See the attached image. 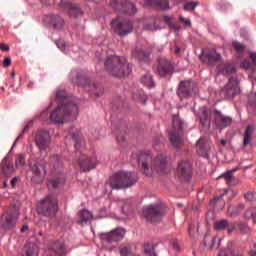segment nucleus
I'll return each instance as SVG.
<instances>
[{
  "mask_svg": "<svg viewBox=\"0 0 256 256\" xmlns=\"http://www.w3.org/2000/svg\"><path fill=\"white\" fill-rule=\"evenodd\" d=\"M84 87L87 91L92 92V94L95 95L96 97H101V95H103L104 93L103 86L101 85L86 84Z\"/></svg>",
  "mask_w": 256,
  "mask_h": 256,
  "instance_id": "bb28decb",
  "label": "nucleus"
},
{
  "mask_svg": "<svg viewBox=\"0 0 256 256\" xmlns=\"http://www.w3.org/2000/svg\"><path fill=\"white\" fill-rule=\"evenodd\" d=\"M17 217H19L18 212H16V216H13V214H3L2 227H4V229H11V227H15Z\"/></svg>",
  "mask_w": 256,
  "mask_h": 256,
  "instance_id": "aec40b11",
  "label": "nucleus"
},
{
  "mask_svg": "<svg viewBox=\"0 0 256 256\" xmlns=\"http://www.w3.org/2000/svg\"><path fill=\"white\" fill-rule=\"evenodd\" d=\"M145 5H157L163 11H167V9H169V1L167 0H147Z\"/></svg>",
  "mask_w": 256,
  "mask_h": 256,
  "instance_id": "a878e982",
  "label": "nucleus"
},
{
  "mask_svg": "<svg viewBox=\"0 0 256 256\" xmlns=\"http://www.w3.org/2000/svg\"><path fill=\"white\" fill-rule=\"evenodd\" d=\"M174 129L172 132H169V139L173 147H179L183 143L181 139V132L183 131V122L180 120L173 121Z\"/></svg>",
  "mask_w": 256,
  "mask_h": 256,
  "instance_id": "9d476101",
  "label": "nucleus"
},
{
  "mask_svg": "<svg viewBox=\"0 0 256 256\" xmlns=\"http://www.w3.org/2000/svg\"><path fill=\"white\" fill-rule=\"evenodd\" d=\"M24 231H29V226L25 225L21 228V232L24 233Z\"/></svg>",
  "mask_w": 256,
  "mask_h": 256,
  "instance_id": "052dcab7",
  "label": "nucleus"
},
{
  "mask_svg": "<svg viewBox=\"0 0 256 256\" xmlns=\"http://www.w3.org/2000/svg\"><path fill=\"white\" fill-rule=\"evenodd\" d=\"M144 256H157L155 249L151 245H146L144 247Z\"/></svg>",
  "mask_w": 256,
  "mask_h": 256,
  "instance_id": "c03bdc74",
  "label": "nucleus"
},
{
  "mask_svg": "<svg viewBox=\"0 0 256 256\" xmlns=\"http://www.w3.org/2000/svg\"><path fill=\"white\" fill-rule=\"evenodd\" d=\"M201 113L202 114L200 115V123L202 127H207L209 129V125L211 124V116L205 108L201 109Z\"/></svg>",
  "mask_w": 256,
  "mask_h": 256,
  "instance_id": "cd10ccee",
  "label": "nucleus"
},
{
  "mask_svg": "<svg viewBox=\"0 0 256 256\" xmlns=\"http://www.w3.org/2000/svg\"><path fill=\"white\" fill-rule=\"evenodd\" d=\"M250 59L252 63L256 65V52H250Z\"/></svg>",
  "mask_w": 256,
  "mask_h": 256,
  "instance_id": "4d7b16f0",
  "label": "nucleus"
},
{
  "mask_svg": "<svg viewBox=\"0 0 256 256\" xmlns=\"http://www.w3.org/2000/svg\"><path fill=\"white\" fill-rule=\"evenodd\" d=\"M26 256H39V246L35 243H27L24 247Z\"/></svg>",
  "mask_w": 256,
  "mask_h": 256,
  "instance_id": "b1692460",
  "label": "nucleus"
},
{
  "mask_svg": "<svg viewBox=\"0 0 256 256\" xmlns=\"http://www.w3.org/2000/svg\"><path fill=\"white\" fill-rule=\"evenodd\" d=\"M206 56L208 59V62L213 65L216 61H221V54L217 53V51L211 49V50H206V53L203 51L202 55H200L201 61H207L205 58Z\"/></svg>",
  "mask_w": 256,
  "mask_h": 256,
  "instance_id": "6ab92c4d",
  "label": "nucleus"
},
{
  "mask_svg": "<svg viewBox=\"0 0 256 256\" xmlns=\"http://www.w3.org/2000/svg\"><path fill=\"white\" fill-rule=\"evenodd\" d=\"M176 175L180 179H191V162L189 161H181L178 164Z\"/></svg>",
  "mask_w": 256,
  "mask_h": 256,
  "instance_id": "4468645a",
  "label": "nucleus"
},
{
  "mask_svg": "<svg viewBox=\"0 0 256 256\" xmlns=\"http://www.w3.org/2000/svg\"><path fill=\"white\" fill-rule=\"evenodd\" d=\"M232 46L234 47L235 51H237V53H243L245 51V45L237 41L232 42Z\"/></svg>",
  "mask_w": 256,
  "mask_h": 256,
  "instance_id": "a18cd8bd",
  "label": "nucleus"
},
{
  "mask_svg": "<svg viewBox=\"0 0 256 256\" xmlns=\"http://www.w3.org/2000/svg\"><path fill=\"white\" fill-rule=\"evenodd\" d=\"M199 5V2H188L184 5L185 11H195V7Z\"/></svg>",
  "mask_w": 256,
  "mask_h": 256,
  "instance_id": "09e8293b",
  "label": "nucleus"
},
{
  "mask_svg": "<svg viewBox=\"0 0 256 256\" xmlns=\"http://www.w3.org/2000/svg\"><path fill=\"white\" fill-rule=\"evenodd\" d=\"M221 93L226 99H233L235 95H239V93H241V88H239V80H237V78H230Z\"/></svg>",
  "mask_w": 256,
  "mask_h": 256,
  "instance_id": "1a4fd4ad",
  "label": "nucleus"
},
{
  "mask_svg": "<svg viewBox=\"0 0 256 256\" xmlns=\"http://www.w3.org/2000/svg\"><path fill=\"white\" fill-rule=\"evenodd\" d=\"M111 25L115 33H118V35H120L121 37H125V35H129V33L133 31V23L121 17H118L112 20Z\"/></svg>",
  "mask_w": 256,
  "mask_h": 256,
  "instance_id": "0eeeda50",
  "label": "nucleus"
},
{
  "mask_svg": "<svg viewBox=\"0 0 256 256\" xmlns=\"http://www.w3.org/2000/svg\"><path fill=\"white\" fill-rule=\"evenodd\" d=\"M167 159L163 156H158L154 161L151 156V152H141L138 155V164L144 171V175L151 177L154 171L157 173H163L166 168Z\"/></svg>",
  "mask_w": 256,
  "mask_h": 256,
  "instance_id": "7ed1b4c3",
  "label": "nucleus"
},
{
  "mask_svg": "<svg viewBox=\"0 0 256 256\" xmlns=\"http://www.w3.org/2000/svg\"><path fill=\"white\" fill-rule=\"evenodd\" d=\"M237 169H239V168H234L232 170H229L228 172L219 176V179H225L227 185H231V183L233 181V173H235V171H237Z\"/></svg>",
  "mask_w": 256,
  "mask_h": 256,
  "instance_id": "c756f323",
  "label": "nucleus"
},
{
  "mask_svg": "<svg viewBox=\"0 0 256 256\" xmlns=\"http://www.w3.org/2000/svg\"><path fill=\"white\" fill-rule=\"evenodd\" d=\"M163 19H164L165 23H167V25H169L170 29H173L174 31H179V28L173 22V17L164 16Z\"/></svg>",
  "mask_w": 256,
  "mask_h": 256,
  "instance_id": "58836bf2",
  "label": "nucleus"
},
{
  "mask_svg": "<svg viewBox=\"0 0 256 256\" xmlns=\"http://www.w3.org/2000/svg\"><path fill=\"white\" fill-rule=\"evenodd\" d=\"M1 51H9V47L5 44H0Z\"/></svg>",
  "mask_w": 256,
  "mask_h": 256,
  "instance_id": "bf43d9fd",
  "label": "nucleus"
},
{
  "mask_svg": "<svg viewBox=\"0 0 256 256\" xmlns=\"http://www.w3.org/2000/svg\"><path fill=\"white\" fill-rule=\"evenodd\" d=\"M56 99L59 105L50 110L49 121L60 125L66 123L69 117H77L79 106L71 101L65 90H57Z\"/></svg>",
  "mask_w": 256,
  "mask_h": 256,
  "instance_id": "f257e3e1",
  "label": "nucleus"
},
{
  "mask_svg": "<svg viewBox=\"0 0 256 256\" xmlns=\"http://www.w3.org/2000/svg\"><path fill=\"white\" fill-rule=\"evenodd\" d=\"M31 181L32 183H43V179H45V175H47V171H45V166L39 164V163H35L32 167H31Z\"/></svg>",
  "mask_w": 256,
  "mask_h": 256,
  "instance_id": "f8f14e48",
  "label": "nucleus"
},
{
  "mask_svg": "<svg viewBox=\"0 0 256 256\" xmlns=\"http://www.w3.org/2000/svg\"><path fill=\"white\" fill-rule=\"evenodd\" d=\"M76 163L79 165L82 171H91V169H95L97 167V157H87L85 155H81Z\"/></svg>",
  "mask_w": 256,
  "mask_h": 256,
  "instance_id": "ddd939ff",
  "label": "nucleus"
},
{
  "mask_svg": "<svg viewBox=\"0 0 256 256\" xmlns=\"http://www.w3.org/2000/svg\"><path fill=\"white\" fill-rule=\"evenodd\" d=\"M11 65V58L7 57L4 59V66L9 67Z\"/></svg>",
  "mask_w": 256,
  "mask_h": 256,
  "instance_id": "13d9d810",
  "label": "nucleus"
},
{
  "mask_svg": "<svg viewBox=\"0 0 256 256\" xmlns=\"http://www.w3.org/2000/svg\"><path fill=\"white\" fill-rule=\"evenodd\" d=\"M37 211L43 217H51L57 215L59 211V201L57 196L48 195L38 203Z\"/></svg>",
  "mask_w": 256,
  "mask_h": 256,
  "instance_id": "39448f33",
  "label": "nucleus"
},
{
  "mask_svg": "<svg viewBox=\"0 0 256 256\" xmlns=\"http://www.w3.org/2000/svg\"><path fill=\"white\" fill-rule=\"evenodd\" d=\"M235 71V66L232 63L225 64L223 68L219 70L221 75H231Z\"/></svg>",
  "mask_w": 256,
  "mask_h": 256,
  "instance_id": "2f4dec72",
  "label": "nucleus"
},
{
  "mask_svg": "<svg viewBox=\"0 0 256 256\" xmlns=\"http://www.w3.org/2000/svg\"><path fill=\"white\" fill-rule=\"evenodd\" d=\"M179 20L181 21V23H184V25H186V27H191V20L189 18H185L180 15Z\"/></svg>",
  "mask_w": 256,
  "mask_h": 256,
  "instance_id": "603ef678",
  "label": "nucleus"
},
{
  "mask_svg": "<svg viewBox=\"0 0 256 256\" xmlns=\"http://www.w3.org/2000/svg\"><path fill=\"white\" fill-rule=\"evenodd\" d=\"M4 175H11L13 171H15V166H13V162H8L6 166L3 167Z\"/></svg>",
  "mask_w": 256,
  "mask_h": 256,
  "instance_id": "a19ab883",
  "label": "nucleus"
},
{
  "mask_svg": "<svg viewBox=\"0 0 256 256\" xmlns=\"http://www.w3.org/2000/svg\"><path fill=\"white\" fill-rule=\"evenodd\" d=\"M169 249L170 251H174V253H177V251H179V243H177V240H173L170 242Z\"/></svg>",
  "mask_w": 256,
  "mask_h": 256,
  "instance_id": "8fccbe9b",
  "label": "nucleus"
},
{
  "mask_svg": "<svg viewBox=\"0 0 256 256\" xmlns=\"http://www.w3.org/2000/svg\"><path fill=\"white\" fill-rule=\"evenodd\" d=\"M242 69H251V61L250 60H243L240 64Z\"/></svg>",
  "mask_w": 256,
  "mask_h": 256,
  "instance_id": "3c124183",
  "label": "nucleus"
},
{
  "mask_svg": "<svg viewBox=\"0 0 256 256\" xmlns=\"http://www.w3.org/2000/svg\"><path fill=\"white\" fill-rule=\"evenodd\" d=\"M33 126V120H30L23 128L22 133L16 138V140L14 141V143L12 144V147H15V145H17V141H19V139H23L25 133H27V131H29V129H31V127Z\"/></svg>",
  "mask_w": 256,
  "mask_h": 256,
  "instance_id": "473e14b6",
  "label": "nucleus"
},
{
  "mask_svg": "<svg viewBox=\"0 0 256 256\" xmlns=\"http://www.w3.org/2000/svg\"><path fill=\"white\" fill-rule=\"evenodd\" d=\"M104 65L107 73L113 77H124L131 73V66L124 57L109 56Z\"/></svg>",
  "mask_w": 256,
  "mask_h": 256,
  "instance_id": "20e7f679",
  "label": "nucleus"
},
{
  "mask_svg": "<svg viewBox=\"0 0 256 256\" xmlns=\"http://www.w3.org/2000/svg\"><path fill=\"white\" fill-rule=\"evenodd\" d=\"M215 114L217 115L215 117V125L219 129H225V128L229 127L231 125V123H233V118L221 114V111L216 110Z\"/></svg>",
  "mask_w": 256,
  "mask_h": 256,
  "instance_id": "dca6fc26",
  "label": "nucleus"
},
{
  "mask_svg": "<svg viewBox=\"0 0 256 256\" xmlns=\"http://www.w3.org/2000/svg\"><path fill=\"white\" fill-rule=\"evenodd\" d=\"M17 181H18V178L15 177V178H13V179L11 180V184H12V185H15V183H17Z\"/></svg>",
  "mask_w": 256,
  "mask_h": 256,
  "instance_id": "0e129e2a",
  "label": "nucleus"
},
{
  "mask_svg": "<svg viewBox=\"0 0 256 256\" xmlns=\"http://www.w3.org/2000/svg\"><path fill=\"white\" fill-rule=\"evenodd\" d=\"M165 206L162 204H151L144 207L143 217L150 221V223H157L161 221L163 215H165Z\"/></svg>",
  "mask_w": 256,
  "mask_h": 256,
  "instance_id": "423d86ee",
  "label": "nucleus"
},
{
  "mask_svg": "<svg viewBox=\"0 0 256 256\" xmlns=\"http://www.w3.org/2000/svg\"><path fill=\"white\" fill-rule=\"evenodd\" d=\"M173 71V64L168 61L167 58H160L159 59V66L157 68V73L160 77H165L167 73H171Z\"/></svg>",
  "mask_w": 256,
  "mask_h": 256,
  "instance_id": "f3484780",
  "label": "nucleus"
},
{
  "mask_svg": "<svg viewBox=\"0 0 256 256\" xmlns=\"http://www.w3.org/2000/svg\"><path fill=\"white\" fill-rule=\"evenodd\" d=\"M53 107V105H50L48 107V109L46 110H43L41 113H40V119L41 121H49V115H51V108Z\"/></svg>",
  "mask_w": 256,
  "mask_h": 256,
  "instance_id": "79ce46f5",
  "label": "nucleus"
},
{
  "mask_svg": "<svg viewBox=\"0 0 256 256\" xmlns=\"http://www.w3.org/2000/svg\"><path fill=\"white\" fill-rule=\"evenodd\" d=\"M56 45L58 49H60V51H62L63 53H69V51H67V45L65 44V41L58 40L56 41Z\"/></svg>",
  "mask_w": 256,
  "mask_h": 256,
  "instance_id": "de8ad7c7",
  "label": "nucleus"
},
{
  "mask_svg": "<svg viewBox=\"0 0 256 256\" xmlns=\"http://www.w3.org/2000/svg\"><path fill=\"white\" fill-rule=\"evenodd\" d=\"M211 150V146L209 142L205 141V138H200L196 144V151L199 157H204V159H209V151Z\"/></svg>",
  "mask_w": 256,
  "mask_h": 256,
  "instance_id": "2eb2a0df",
  "label": "nucleus"
},
{
  "mask_svg": "<svg viewBox=\"0 0 256 256\" xmlns=\"http://www.w3.org/2000/svg\"><path fill=\"white\" fill-rule=\"evenodd\" d=\"M181 52V49L179 47H176L175 53L179 54Z\"/></svg>",
  "mask_w": 256,
  "mask_h": 256,
  "instance_id": "774afa93",
  "label": "nucleus"
},
{
  "mask_svg": "<svg viewBox=\"0 0 256 256\" xmlns=\"http://www.w3.org/2000/svg\"><path fill=\"white\" fill-rule=\"evenodd\" d=\"M220 143H221V145H223V147H225V145H227V141L225 139H221Z\"/></svg>",
  "mask_w": 256,
  "mask_h": 256,
  "instance_id": "e2e57ef3",
  "label": "nucleus"
},
{
  "mask_svg": "<svg viewBox=\"0 0 256 256\" xmlns=\"http://www.w3.org/2000/svg\"><path fill=\"white\" fill-rule=\"evenodd\" d=\"M123 6L126 9V13H128L129 15H135V13H137V7L131 2H125Z\"/></svg>",
  "mask_w": 256,
  "mask_h": 256,
  "instance_id": "c9c22d12",
  "label": "nucleus"
},
{
  "mask_svg": "<svg viewBox=\"0 0 256 256\" xmlns=\"http://www.w3.org/2000/svg\"><path fill=\"white\" fill-rule=\"evenodd\" d=\"M35 143L40 151H45L51 144V135H49V131H38L35 136Z\"/></svg>",
  "mask_w": 256,
  "mask_h": 256,
  "instance_id": "9b49d317",
  "label": "nucleus"
},
{
  "mask_svg": "<svg viewBox=\"0 0 256 256\" xmlns=\"http://www.w3.org/2000/svg\"><path fill=\"white\" fill-rule=\"evenodd\" d=\"M45 20L53 23L54 29H61L63 28V25H65V21H63L62 18L57 15H48L45 17Z\"/></svg>",
  "mask_w": 256,
  "mask_h": 256,
  "instance_id": "5701e85b",
  "label": "nucleus"
},
{
  "mask_svg": "<svg viewBox=\"0 0 256 256\" xmlns=\"http://www.w3.org/2000/svg\"><path fill=\"white\" fill-rule=\"evenodd\" d=\"M215 231H224V229H227L229 235L235 231V223H229L226 219L216 221L214 225Z\"/></svg>",
  "mask_w": 256,
  "mask_h": 256,
  "instance_id": "a211bd4d",
  "label": "nucleus"
},
{
  "mask_svg": "<svg viewBox=\"0 0 256 256\" xmlns=\"http://www.w3.org/2000/svg\"><path fill=\"white\" fill-rule=\"evenodd\" d=\"M65 185V175L60 172L59 176L56 178H51L48 180V189H59Z\"/></svg>",
  "mask_w": 256,
  "mask_h": 256,
  "instance_id": "412c9836",
  "label": "nucleus"
},
{
  "mask_svg": "<svg viewBox=\"0 0 256 256\" xmlns=\"http://www.w3.org/2000/svg\"><path fill=\"white\" fill-rule=\"evenodd\" d=\"M78 217L79 225H83V223H87L88 221H91V219H93V213L89 212V210L87 209H84L78 213Z\"/></svg>",
  "mask_w": 256,
  "mask_h": 256,
  "instance_id": "393cba45",
  "label": "nucleus"
},
{
  "mask_svg": "<svg viewBox=\"0 0 256 256\" xmlns=\"http://www.w3.org/2000/svg\"><path fill=\"white\" fill-rule=\"evenodd\" d=\"M117 141H119L120 143H122V141H125V137H123V136H117Z\"/></svg>",
  "mask_w": 256,
  "mask_h": 256,
  "instance_id": "680f3d73",
  "label": "nucleus"
},
{
  "mask_svg": "<svg viewBox=\"0 0 256 256\" xmlns=\"http://www.w3.org/2000/svg\"><path fill=\"white\" fill-rule=\"evenodd\" d=\"M71 137L75 141V149H79L85 143V140L81 136L77 137L75 134H71Z\"/></svg>",
  "mask_w": 256,
  "mask_h": 256,
  "instance_id": "37998d69",
  "label": "nucleus"
},
{
  "mask_svg": "<svg viewBox=\"0 0 256 256\" xmlns=\"http://www.w3.org/2000/svg\"><path fill=\"white\" fill-rule=\"evenodd\" d=\"M119 249L121 256H135V254H133L131 251V247L129 246H121Z\"/></svg>",
  "mask_w": 256,
  "mask_h": 256,
  "instance_id": "ea45409f",
  "label": "nucleus"
},
{
  "mask_svg": "<svg viewBox=\"0 0 256 256\" xmlns=\"http://www.w3.org/2000/svg\"><path fill=\"white\" fill-rule=\"evenodd\" d=\"M133 99H135L136 101H141L142 103H145V101H147V97L145 96L143 91L139 92V94H133Z\"/></svg>",
  "mask_w": 256,
  "mask_h": 256,
  "instance_id": "49530a36",
  "label": "nucleus"
},
{
  "mask_svg": "<svg viewBox=\"0 0 256 256\" xmlns=\"http://www.w3.org/2000/svg\"><path fill=\"white\" fill-rule=\"evenodd\" d=\"M250 255H251V256H256V251H255V250H251V251H250Z\"/></svg>",
  "mask_w": 256,
  "mask_h": 256,
  "instance_id": "338daca9",
  "label": "nucleus"
},
{
  "mask_svg": "<svg viewBox=\"0 0 256 256\" xmlns=\"http://www.w3.org/2000/svg\"><path fill=\"white\" fill-rule=\"evenodd\" d=\"M141 83L148 89H153V87H155V82L153 81V76H151V74L144 75L141 79Z\"/></svg>",
  "mask_w": 256,
  "mask_h": 256,
  "instance_id": "c85d7f7f",
  "label": "nucleus"
},
{
  "mask_svg": "<svg viewBox=\"0 0 256 256\" xmlns=\"http://www.w3.org/2000/svg\"><path fill=\"white\" fill-rule=\"evenodd\" d=\"M133 55L139 61H145V59H147L149 57V53H147L141 49L134 50Z\"/></svg>",
  "mask_w": 256,
  "mask_h": 256,
  "instance_id": "f704fd0d",
  "label": "nucleus"
},
{
  "mask_svg": "<svg viewBox=\"0 0 256 256\" xmlns=\"http://www.w3.org/2000/svg\"><path fill=\"white\" fill-rule=\"evenodd\" d=\"M244 197L246 201H255V193L253 192H248Z\"/></svg>",
  "mask_w": 256,
  "mask_h": 256,
  "instance_id": "864d4df0",
  "label": "nucleus"
},
{
  "mask_svg": "<svg viewBox=\"0 0 256 256\" xmlns=\"http://www.w3.org/2000/svg\"><path fill=\"white\" fill-rule=\"evenodd\" d=\"M227 193H229L228 190H224V193L220 194L219 196H217L216 198H214V203H217V201L223 199V197H225V195H227Z\"/></svg>",
  "mask_w": 256,
  "mask_h": 256,
  "instance_id": "5fc2aeb1",
  "label": "nucleus"
},
{
  "mask_svg": "<svg viewBox=\"0 0 256 256\" xmlns=\"http://www.w3.org/2000/svg\"><path fill=\"white\" fill-rule=\"evenodd\" d=\"M15 165H16L17 169H23V167H25V155L24 154L18 155V157L16 158Z\"/></svg>",
  "mask_w": 256,
  "mask_h": 256,
  "instance_id": "4c0bfd02",
  "label": "nucleus"
},
{
  "mask_svg": "<svg viewBox=\"0 0 256 256\" xmlns=\"http://www.w3.org/2000/svg\"><path fill=\"white\" fill-rule=\"evenodd\" d=\"M72 75H73L74 77H76V79H80V78H79V75H77V72H75V71L72 72Z\"/></svg>",
  "mask_w": 256,
  "mask_h": 256,
  "instance_id": "69168bd1",
  "label": "nucleus"
},
{
  "mask_svg": "<svg viewBox=\"0 0 256 256\" xmlns=\"http://www.w3.org/2000/svg\"><path fill=\"white\" fill-rule=\"evenodd\" d=\"M127 231L125 228L118 227L110 232L100 234V239L103 244L105 243H117L118 241H122L125 238V234Z\"/></svg>",
  "mask_w": 256,
  "mask_h": 256,
  "instance_id": "6e6552de",
  "label": "nucleus"
},
{
  "mask_svg": "<svg viewBox=\"0 0 256 256\" xmlns=\"http://www.w3.org/2000/svg\"><path fill=\"white\" fill-rule=\"evenodd\" d=\"M177 95L180 99L191 95V81L181 82L177 90Z\"/></svg>",
  "mask_w": 256,
  "mask_h": 256,
  "instance_id": "4be33fe9",
  "label": "nucleus"
},
{
  "mask_svg": "<svg viewBox=\"0 0 256 256\" xmlns=\"http://www.w3.org/2000/svg\"><path fill=\"white\" fill-rule=\"evenodd\" d=\"M255 128L253 126H248L245 130L244 134V146H247L251 143V136L253 135V131Z\"/></svg>",
  "mask_w": 256,
  "mask_h": 256,
  "instance_id": "7c9ffc66",
  "label": "nucleus"
},
{
  "mask_svg": "<svg viewBox=\"0 0 256 256\" xmlns=\"http://www.w3.org/2000/svg\"><path fill=\"white\" fill-rule=\"evenodd\" d=\"M246 219H251L256 224V207L250 208L245 212Z\"/></svg>",
  "mask_w": 256,
  "mask_h": 256,
  "instance_id": "e433bc0d",
  "label": "nucleus"
},
{
  "mask_svg": "<svg viewBox=\"0 0 256 256\" xmlns=\"http://www.w3.org/2000/svg\"><path fill=\"white\" fill-rule=\"evenodd\" d=\"M144 31H159L161 27L155 25V21H146L143 25Z\"/></svg>",
  "mask_w": 256,
  "mask_h": 256,
  "instance_id": "72a5a7b5",
  "label": "nucleus"
},
{
  "mask_svg": "<svg viewBox=\"0 0 256 256\" xmlns=\"http://www.w3.org/2000/svg\"><path fill=\"white\" fill-rule=\"evenodd\" d=\"M193 231H195V224H189L188 233L193 236Z\"/></svg>",
  "mask_w": 256,
  "mask_h": 256,
  "instance_id": "6e6d98bb",
  "label": "nucleus"
},
{
  "mask_svg": "<svg viewBox=\"0 0 256 256\" xmlns=\"http://www.w3.org/2000/svg\"><path fill=\"white\" fill-rule=\"evenodd\" d=\"M137 181H139V178L135 172L118 171L107 180L105 192L109 193L107 187H110L112 190L129 189V187H133Z\"/></svg>",
  "mask_w": 256,
  "mask_h": 256,
  "instance_id": "f03ea898",
  "label": "nucleus"
}]
</instances>
